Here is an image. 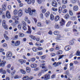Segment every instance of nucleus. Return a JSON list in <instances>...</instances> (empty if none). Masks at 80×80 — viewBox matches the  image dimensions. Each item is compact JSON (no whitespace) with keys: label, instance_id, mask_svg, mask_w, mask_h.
Returning <instances> with one entry per match:
<instances>
[{"label":"nucleus","instance_id":"obj_1","mask_svg":"<svg viewBox=\"0 0 80 80\" xmlns=\"http://www.w3.org/2000/svg\"><path fill=\"white\" fill-rule=\"evenodd\" d=\"M25 12L27 13H28L30 15H34L35 13L37 12V11L35 9H33L32 10L31 8H28V10L27 9H25Z\"/></svg>","mask_w":80,"mask_h":80},{"label":"nucleus","instance_id":"obj_2","mask_svg":"<svg viewBox=\"0 0 80 80\" xmlns=\"http://www.w3.org/2000/svg\"><path fill=\"white\" fill-rule=\"evenodd\" d=\"M62 62H55L52 64V65L54 66L55 67H58L60 65H62Z\"/></svg>","mask_w":80,"mask_h":80},{"label":"nucleus","instance_id":"obj_3","mask_svg":"<svg viewBox=\"0 0 80 80\" xmlns=\"http://www.w3.org/2000/svg\"><path fill=\"white\" fill-rule=\"evenodd\" d=\"M52 5L54 7H57L58 4H57V3L56 1L53 0L52 2Z\"/></svg>","mask_w":80,"mask_h":80},{"label":"nucleus","instance_id":"obj_4","mask_svg":"<svg viewBox=\"0 0 80 80\" xmlns=\"http://www.w3.org/2000/svg\"><path fill=\"white\" fill-rule=\"evenodd\" d=\"M6 57H12V53L11 52L8 51L6 53Z\"/></svg>","mask_w":80,"mask_h":80},{"label":"nucleus","instance_id":"obj_5","mask_svg":"<svg viewBox=\"0 0 80 80\" xmlns=\"http://www.w3.org/2000/svg\"><path fill=\"white\" fill-rule=\"evenodd\" d=\"M22 15H23V11H22V9H19L18 14V17H20L22 16Z\"/></svg>","mask_w":80,"mask_h":80},{"label":"nucleus","instance_id":"obj_6","mask_svg":"<svg viewBox=\"0 0 80 80\" xmlns=\"http://www.w3.org/2000/svg\"><path fill=\"white\" fill-rule=\"evenodd\" d=\"M44 80H48L50 79V74H47L44 75Z\"/></svg>","mask_w":80,"mask_h":80},{"label":"nucleus","instance_id":"obj_7","mask_svg":"<svg viewBox=\"0 0 80 80\" xmlns=\"http://www.w3.org/2000/svg\"><path fill=\"white\" fill-rule=\"evenodd\" d=\"M6 16L8 18H10L11 17V15H10V13L9 11H7L6 12Z\"/></svg>","mask_w":80,"mask_h":80},{"label":"nucleus","instance_id":"obj_8","mask_svg":"<svg viewBox=\"0 0 80 80\" xmlns=\"http://www.w3.org/2000/svg\"><path fill=\"white\" fill-rule=\"evenodd\" d=\"M60 23L61 26L64 25L65 23V21L63 18H62L61 21H60Z\"/></svg>","mask_w":80,"mask_h":80},{"label":"nucleus","instance_id":"obj_9","mask_svg":"<svg viewBox=\"0 0 80 80\" xmlns=\"http://www.w3.org/2000/svg\"><path fill=\"white\" fill-rule=\"evenodd\" d=\"M12 19L15 21H17L19 20V18L17 16H14L12 17Z\"/></svg>","mask_w":80,"mask_h":80},{"label":"nucleus","instance_id":"obj_10","mask_svg":"<svg viewBox=\"0 0 80 80\" xmlns=\"http://www.w3.org/2000/svg\"><path fill=\"white\" fill-rule=\"evenodd\" d=\"M18 62L21 63V65H22L23 63H24L26 62V61L24 59H19Z\"/></svg>","mask_w":80,"mask_h":80},{"label":"nucleus","instance_id":"obj_11","mask_svg":"<svg viewBox=\"0 0 80 80\" xmlns=\"http://www.w3.org/2000/svg\"><path fill=\"white\" fill-rule=\"evenodd\" d=\"M5 61H2V62L0 63V67H4L5 65V63H6Z\"/></svg>","mask_w":80,"mask_h":80},{"label":"nucleus","instance_id":"obj_12","mask_svg":"<svg viewBox=\"0 0 80 80\" xmlns=\"http://www.w3.org/2000/svg\"><path fill=\"white\" fill-rule=\"evenodd\" d=\"M71 48V47H70V46H66L65 48L64 49L66 51H68L70 50V49Z\"/></svg>","mask_w":80,"mask_h":80},{"label":"nucleus","instance_id":"obj_13","mask_svg":"<svg viewBox=\"0 0 80 80\" xmlns=\"http://www.w3.org/2000/svg\"><path fill=\"white\" fill-rule=\"evenodd\" d=\"M20 41H16L14 44H15V46H19V45H20Z\"/></svg>","mask_w":80,"mask_h":80},{"label":"nucleus","instance_id":"obj_14","mask_svg":"<svg viewBox=\"0 0 80 80\" xmlns=\"http://www.w3.org/2000/svg\"><path fill=\"white\" fill-rule=\"evenodd\" d=\"M73 9L74 11H78V7L77 6H74L73 7Z\"/></svg>","mask_w":80,"mask_h":80},{"label":"nucleus","instance_id":"obj_15","mask_svg":"<svg viewBox=\"0 0 80 80\" xmlns=\"http://www.w3.org/2000/svg\"><path fill=\"white\" fill-rule=\"evenodd\" d=\"M28 31L27 32L28 33H32V31H31V28L29 26H28Z\"/></svg>","mask_w":80,"mask_h":80},{"label":"nucleus","instance_id":"obj_16","mask_svg":"<svg viewBox=\"0 0 80 80\" xmlns=\"http://www.w3.org/2000/svg\"><path fill=\"white\" fill-rule=\"evenodd\" d=\"M60 19V17L59 16H56L55 18V22H57L58 20H59Z\"/></svg>","mask_w":80,"mask_h":80},{"label":"nucleus","instance_id":"obj_17","mask_svg":"<svg viewBox=\"0 0 80 80\" xmlns=\"http://www.w3.org/2000/svg\"><path fill=\"white\" fill-rule=\"evenodd\" d=\"M16 72V71H14L12 72L11 73L12 78H13L14 77V74Z\"/></svg>","mask_w":80,"mask_h":80},{"label":"nucleus","instance_id":"obj_18","mask_svg":"<svg viewBox=\"0 0 80 80\" xmlns=\"http://www.w3.org/2000/svg\"><path fill=\"white\" fill-rule=\"evenodd\" d=\"M45 15L46 17H48L50 15V12L48 11L47 13H45Z\"/></svg>","mask_w":80,"mask_h":80},{"label":"nucleus","instance_id":"obj_19","mask_svg":"<svg viewBox=\"0 0 80 80\" xmlns=\"http://www.w3.org/2000/svg\"><path fill=\"white\" fill-rule=\"evenodd\" d=\"M54 16L52 14H51L50 15V19L51 20H54Z\"/></svg>","mask_w":80,"mask_h":80},{"label":"nucleus","instance_id":"obj_20","mask_svg":"<svg viewBox=\"0 0 80 80\" xmlns=\"http://www.w3.org/2000/svg\"><path fill=\"white\" fill-rule=\"evenodd\" d=\"M37 66V65L36 64H32L31 65V68H35Z\"/></svg>","mask_w":80,"mask_h":80},{"label":"nucleus","instance_id":"obj_21","mask_svg":"<svg viewBox=\"0 0 80 80\" xmlns=\"http://www.w3.org/2000/svg\"><path fill=\"white\" fill-rule=\"evenodd\" d=\"M2 10H6L7 8H6V5L5 4H3L2 6Z\"/></svg>","mask_w":80,"mask_h":80},{"label":"nucleus","instance_id":"obj_22","mask_svg":"<svg viewBox=\"0 0 80 80\" xmlns=\"http://www.w3.org/2000/svg\"><path fill=\"white\" fill-rule=\"evenodd\" d=\"M69 17H70V16H69V14H66L64 16V18H65V19H68Z\"/></svg>","mask_w":80,"mask_h":80},{"label":"nucleus","instance_id":"obj_23","mask_svg":"<svg viewBox=\"0 0 80 80\" xmlns=\"http://www.w3.org/2000/svg\"><path fill=\"white\" fill-rule=\"evenodd\" d=\"M21 25H23V26H27V24L25 22L23 21L21 22Z\"/></svg>","mask_w":80,"mask_h":80},{"label":"nucleus","instance_id":"obj_24","mask_svg":"<svg viewBox=\"0 0 80 80\" xmlns=\"http://www.w3.org/2000/svg\"><path fill=\"white\" fill-rule=\"evenodd\" d=\"M30 37L32 38V39H33V40H36V38L34 36L30 35H29Z\"/></svg>","mask_w":80,"mask_h":80},{"label":"nucleus","instance_id":"obj_25","mask_svg":"<svg viewBox=\"0 0 80 80\" xmlns=\"http://www.w3.org/2000/svg\"><path fill=\"white\" fill-rule=\"evenodd\" d=\"M59 31H55L54 32V34L55 35H57L59 34Z\"/></svg>","mask_w":80,"mask_h":80},{"label":"nucleus","instance_id":"obj_26","mask_svg":"<svg viewBox=\"0 0 80 80\" xmlns=\"http://www.w3.org/2000/svg\"><path fill=\"white\" fill-rule=\"evenodd\" d=\"M23 80H28V76H26L22 78Z\"/></svg>","mask_w":80,"mask_h":80},{"label":"nucleus","instance_id":"obj_27","mask_svg":"<svg viewBox=\"0 0 80 80\" xmlns=\"http://www.w3.org/2000/svg\"><path fill=\"white\" fill-rule=\"evenodd\" d=\"M32 50H33V51L35 52H37V48L35 47H33L32 48Z\"/></svg>","mask_w":80,"mask_h":80},{"label":"nucleus","instance_id":"obj_28","mask_svg":"<svg viewBox=\"0 0 80 80\" xmlns=\"http://www.w3.org/2000/svg\"><path fill=\"white\" fill-rule=\"evenodd\" d=\"M71 23H72V22L69 21H68L66 25V27H68L70 25V24H71Z\"/></svg>","mask_w":80,"mask_h":80},{"label":"nucleus","instance_id":"obj_29","mask_svg":"<svg viewBox=\"0 0 80 80\" xmlns=\"http://www.w3.org/2000/svg\"><path fill=\"white\" fill-rule=\"evenodd\" d=\"M26 71L28 73H29V72H30V71H31V69H30V68L29 67H27L26 68Z\"/></svg>","mask_w":80,"mask_h":80},{"label":"nucleus","instance_id":"obj_30","mask_svg":"<svg viewBox=\"0 0 80 80\" xmlns=\"http://www.w3.org/2000/svg\"><path fill=\"white\" fill-rule=\"evenodd\" d=\"M65 74L67 75H68V77H70L71 75L70 74V73H69V72L68 71H66V72L65 73Z\"/></svg>","mask_w":80,"mask_h":80},{"label":"nucleus","instance_id":"obj_31","mask_svg":"<svg viewBox=\"0 0 80 80\" xmlns=\"http://www.w3.org/2000/svg\"><path fill=\"white\" fill-rule=\"evenodd\" d=\"M5 25H6V21L5 20H3L2 22V27H4Z\"/></svg>","mask_w":80,"mask_h":80},{"label":"nucleus","instance_id":"obj_32","mask_svg":"<svg viewBox=\"0 0 80 80\" xmlns=\"http://www.w3.org/2000/svg\"><path fill=\"white\" fill-rule=\"evenodd\" d=\"M13 13L15 15H16L18 13V11L17 9H15L13 11Z\"/></svg>","mask_w":80,"mask_h":80},{"label":"nucleus","instance_id":"obj_33","mask_svg":"<svg viewBox=\"0 0 80 80\" xmlns=\"http://www.w3.org/2000/svg\"><path fill=\"white\" fill-rule=\"evenodd\" d=\"M62 3L63 4H67V0H62Z\"/></svg>","mask_w":80,"mask_h":80},{"label":"nucleus","instance_id":"obj_34","mask_svg":"<svg viewBox=\"0 0 80 80\" xmlns=\"http://www.w3.org/2000/svg\"><path fill=\"white\" fill-rule=\"evenodd\" d=\"M20 71L22 74H25L26 73V71L23 69H21Z\"/></svg>","mask_w":80,"mask_h":80},{"label":"nucleus","instance_id":"obj_35","mask_svg":"<svg viewBox=\"0 0 80 80\" xmlns=\"http://www.w3.org/2000/svg\"><path fill=\"white\" fill-rule=\"evenodd\" d=\"M69 43L70 45H74V41H73V40L70 41L69 42Z\"/></svg>","mask_w":80,"mask_h":80},{"label":"nucleus","instance_id":"obj_36","mask_svg":"<svg viewBox=\"0 0 80 80\" xmlns=\"http://www.w3.org/2000/svg\"><path fill=\"white\" fill-rule=\"evenodd\" d=\"M51 9L52 11H53V12H57V11L58 10V8H52Z\"/></svg>","mask_w":80,"mask_h":80},{"label":"nucleus","instance_id":"obj_37","mask_svg":"<svg viewBox=\"0 0 80 80\" xmlns=\"http://www.w3.org/2000/svg\"><path fill=\"white\" fill-rule=\"evenodd\" d=\"M4 36L5 38L6 39V40H8L9 39V38H8V37L7 35L5 34H4Z\"/></svg>","mask_w":80,"mask_h":80},{"label":"nucleus","instance_id":"obj_38","mask_svg":"<svg viewBox=\"0 0 80 80\" xmlns=\"http://www.w3.org/2000/svg\"><path fill=\"white\" fill-rule=\"evenodd\" d=\"M62 54V51L60 50L57 52V55H60Z\"/></svg>","mask_w":80,"mask_h":80},{"label":"nucleus","instance_id":"obj_39","mask_svg":"<svg viewBox=\"0 0 80 80\" xmlns=\"http://www.w3.org/2000/svg\"><path fill=\"white\" fill-rule=\"evenodd\" d=\"M25 2H27L28 4H31V0H25Z\"/></svg>","mask_w":80,"mask_h":80},{"label":"nucleus","instance_id":"obj_40","mask_svg":"<svg viewBox=\"0 0 80 80\" xmlns=\"http://www.w3.org/2000/svg\"><path fill=\"white\" fill-rule=\"evenodd\" d=\"M62 11V7H59L58 9V12L59 13H61Z\"/></svg>","mask_w":80,"mask_h":80},{"label":"nucleus","instance_id":"obj_41","mask_svg":"<svg viewBox=\"0 0 80 80\" xmlns=\"http://www.w3.org/2000/svg\"><path fill=\"white\" fill-rule=\"evenodd\" d=\"M35 45L36 46H37L38 47H40L41 46V44L39 42H36L35 43Z\"/></svg>","mask_w":80,"mask_h":80},{"label":"nucleus","instance_id":"obj_42","mask_svg":"<svg viewBox=\"0 0 80 80\" xmlns=\"http://www.w3.org/2000/svg\"><path fill=\"white\" fill-rule=\"evenodd\" d=\"M19 36L20 37H24V34L22 33H19Z\"/></svg>","mask_w":80,"mask_h":80},{"label":"nucleus","instance_id":"obj_43","mask_svg":"<svg viewBox=\"0 0 80 80\" xmlns=\"http://www.w3.org/2000/svg\"><path fill=\"white\" fill-rule=\"evenodd\" d=\"M76 55L77 56H79L80 57V52L79 51H78L76 54Z\"/></svg>","mask_w":80,"mask_h":80},{"label":"nucleus","instance_id":"obj_44","mask_svg":"<svg viewBox=\"0 0 80 80\" xmlns=\"http://www.w3.org/2000/svg\"><path fill=\"white\" fill-rule=\"evenodd\" d=\"M22 24H20L18 26V28L19 30H21L22 28Z\"/></svg>","mask_w":80,"mask_h":80},{"label":"nucleus","instance_id":"obj_45","mask_svg":"<svg viewBox=\"0 0 80 80\" xmlns=\"http://www.w3.org/2000/svg\"><path fill=\"white\" fill-rule=\"evenodd\" d=\"M37 54L38 55H42V52H37Z\"/></svg>","mask_w":80,"mask_h":80},{"label":"nucleus","instance_id":"obj_46","mask_svg":"<svg viewBox=\"0 0 80 80\" xmlns=\"http://www.w3.org/2000/svg\"><path fill=\"white\" fill-rule=\"evenodd\" d=\"M42 12L43 13H45L46 12V9L45 8H43L42 9Z\"/></svg>","mask_w":80,"mask_h":80},{"label":"nucleus","instance_id":"obj_47","mask_svg":"<svg viewBox=\"0 0 80 80\" xmlns=\"http://www.w3.org/2000/svg\"><path fill=\"white\" fill-rule=\"evenodd\" d=\"M69 12L70 15H71V16H72V15H73V12H72V11L70 10L69 11Z\"/></svg>","mask_w":80,"mask_h":80},{"label":"nucleus","instance_id":"obj_48","mask_svg":"<svg viewBox=\"0 0 80 80\" xmlns=\"http://www.w3.org/2000/svg\"><path fill=\"white\" fill-rule=\"evenodd\" d=\"M14 79H17V78H19V76L18 75H16L14 77Z\"/></svg>","mask_w":80,"mask_h":80},{"label":"nucleus","instance_id":"obj_49","mask_svg":"<svg viewBox=\"0 0 80 80\" xmlns=\"http://www.w3.org/2000/svg\"><path fill=\"white\" fill-rule=\"evenodd\" d=\"M37 25L38 27H40L41 25H42V23L40 22H38V23L37 24Z\"/></svg>","mask_w":80,"mask_h":80},{"label":"nucleus","instance_id":"obj_50","mask_svg":"<svg viewBox=\"0 0 80 80\" xmlns=\"http://www.w3.org/2000/svg\"><path fill=\"white\" fill-rule=\"evenodd\" d=\"M2 27H4L5 29H6V30H7V29H8V26H7V25H4V26H2Z\"/></svg>","mask_w":80,"mask_h":80},{"label":"nucleus","instance_id":"obj_51","mask_svg":"<svg viewBox=\"0 0 80 80\" xmlns=\"http://www.w3.org/2000/svg\"><path fill=\"white\" fill-rule=\"evenodd\" d=\"M63 57H64V55L59 56V57L58 60H60V59H62V58H63Z\"/></svg>","mask_w":80,"mask_h":80},{"label":"nucleus","instance_id":"obj_52","mask_svg":"<svg viewBox=\"0 0 80 80\" xmlns=\"http://www.w3.org/2000/svg\"><path fill=\"white\" fill-rule=\"evenodd\" d=\"M55 28H59V26H58V24H56L55 26Z\"/></svg>","mask_w":80,"mask_h":80},{"label":"nucleus","instance_id":"obj_53","mask_svg":"<svg viewBox=\"0 0 80 80\" xmlns=\"http://www.w3.org/2000/svg\"><path fill=\"white\" fill-rule=\"evenodd\" d=\"M60 48H59V46L58 45H57L56 47V50H60Z\"/></svg>","mask_w":80,"mask_h":80},{"label":"nucleus","instance_id":"obj_54","mask_svg":"<svg viewBox=\"0 0 80 80\" xmlns=\"http://www.w3.org/2000/svg\"><path fill=\"white\" fill-rule=\"evenodd\" d=\"M2 73L3 74V75H5L7 73V71H6L5 70H3Z\"/></svg>","mask_w":80,"mask_h":80},{"label":"nucleus","instance_id":"obj_55","mask_svg":"<svg viewBox=\"0 0 80 80\" xmlns=\"http://www.w3.org/2000/svg\"><path fill=\"white\" fill-rule=\"evenodd\" d=\"M43 0H37V2L38 3H42V1H43Z\"/></svg>","mask_w":80,"mask_h":80},{"label":"nucleus","instance_id":"obj_56","mask_svg":"<svg viewBox=\"0 0 80 80\" xmlns=\"http://www.w3.org/2000/svg\"><path fill=\"white\" fill-rule=\"evenodd\" d=\"M38 50H43V48L42 47H39L38 48Z\"/></svg>","mask_w":80,"mask_h":80},{"label":"nucleus","instance_id":"obj_57","mask_svg":"<svg viewBox=\"0 0 80 80\" xmlns=\"http://www.w3.org/2000/svg\"><path fill=\"white\" fill-rule=\"evenodd\" d=\"M31 61L32 62H34L35 61V58H32L31 59Z\"/></svg>","mask_w":80,"mask_h":80},{"label":"nucleus","instance_id":"obj_58","mask_svg":"<svg viewBox=\"0 0 80 80\" xmlns=\"http://www.w3.org/2000/svg\"><path fill=\"white\" fill-rule=\"evenodd\" d=\"M56 1L57 2L58 5H61V3H60V0H56Z\"/></svg>","mask_w":80,"mask_h":80},{"label":"nucleus","instance_id":"obj_59","mask_svg":"<svg viewBox=\"0 0 80 80\" xmlns=\"http://www.w3.org/2000/svg\"><path fill=\"white\" fill-rule=\"evenodd\" d=\"M61 35H58V36L57 37V38H58L59 39V38H61Z\"/></svg>","mask_w":80,"mask_h":80},{"label":"nucleus","instance_id":"obj_60","mask_svg":"<svg viewBox=\"0 0 80 80\" xmlns=\"http://www.w3.org/2000/svg\"><path fill=\"white\" fill-rule=\"evenodd\" d=\"M34 70H35V71H38V70H39V68H35L34 69Z\"/></svg>","mask_w":80,"mask_h":80},{"label":"nucleus","instance_id":"obj_61","mask_svg":"<svg viewBox=\"0 0 80 80\" xmlns=\"http://www.w3.org/2000/svg\"><path fill=\"white\" fill-rule=\"evenodd\" d=\"M26 26H23L22 27V28L23 30H27V28H26Z\"/></svg>","mask_w":80,"mask_h":80},{"label":"nucleus","instance_id":"obj_62","mask_svg":"<svg viewBox=\"0 0 80 80\" xmlns=\"http://www.w3.org/2000/svg\"><path fill=\"white\" fill-rule=\"evenodd\" d=\"M33 78V77L31 76L29 78H28V80H32Z\"/></svg>","mask_w":80,"mask_h":80},{"label":"nucleus","instance_id":"obj_63","mask_svg":"<svg viewBox=\"0 0 80 80\" xmlns=\"http://www.w3.org/2000/svg\"><path fill=\"white\" fill-rule=\"evenodd\" d=\"M67 10L66 9H64L63 11V13H67Z\"/></svg>","mask_w":80,"mask_h":80},{"label":"nucleus","instance_id":"obj_64","mask_svg":"<svg viewBox=\"0 0 80 80\" xmlns=\"http://www.w3.org/2000/svg\"><path fill=\"white\" fill-rule=\"evenodd\" d=\"M10 67H11V65H10V64L8 65L7 66V68H8V69L9 68H10Z\"/></svg>","mask_w":80,"mask_h":80}]
</instances>
